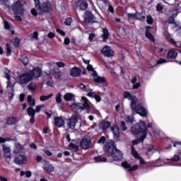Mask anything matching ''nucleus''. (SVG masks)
Returning <instances> with one entry per match:
<instances>
[{
    "mask_svg": "<svg viewBox=\"0 0 181 181\" xmlns=\"http://www.w3.org/2000/svg\"><path fill=\"white\" fill-rule=\"evenodd\" d=\"M123 97L124 98L131 100V110L134 111L136 114H139V115H141V117H146V115H148V110H146L145 107H142V105H136L138 103V99L136 97H132V95L128 91L123 93Z\"/></svg>",
    "mask_w": 181,
    "mask_h": 181,
    "instance_id": "obj_1",
    "label": "nucleus"
},
{
    "mask_svg": "<svg viewBox=\"0 0 181 181\" xmlns=\"http://www.w3.org/2000/svg\"><path fill=\"white\" fill-rule=\"evenodd\" d=\"M132 132L139 135V138L132 141L133 145H138L139 142H144V139L146 138V134L148 132V127L146 126V123L142 120H140L139 124L134 125L132 127Z\"/></svg>",
    "mask_w": 181,
    "mask_h": 181,
    "instance_id": "obj_2",
    "label": "nucleus"
},
{
    "mask_svg": "<svg viewBox=\"0 0 181 181\" xmlns=\"http://www.w3.org/2000/svg\"><path fill=\"white\" fill-rule=\"evenodd\" d=\"M104 149L107 155L110 156L113 160H121L122 159V153L117 149L114 141H109Z\"/></svg>",
    "mask_w": 181,
    "mask_h": 181,
    "instance_id": "obj_3",
    "label": "nucleus"
},
{
    "mask_svg": "<svg viewBox=\"0 0 181 181\" xmlns=\"http://www.w3.org/2000/svg\"><path fill=\"white\" fill-rule=\"evenodd\" d=\"M84 63L86 64H88L87 66V70L88 71H91L92 74H90V79L93 80L95 83H105L106 80L105 78L98 76V74H97V71L94 70V68L93 67V65L89 64L90 60L83 59Z\"/></svg>",
    "mask_w": 181,
    "mask_h": 181,
    "instance_id": "obj_4",
    "label": "nucleus"
},
{
    "mask_svg": "<svg viewBox=\"0 0 181 181\" xmlns=\"http://www.w3.org/2000/svg\"><path fill=\"white\" fill-rule=\"evenodd\" d=\"M90 102L87 98L83 96L81 98V103H74L71 105V108L72 110H90Z\"/></svg>",
    "mask_w": 181,
    "mask_h": 181,
    "instance_id": "obj_5",
    "label": "nucleus"
},
{
    "mask_svg": "<svg viewBox=\"0 0 181 181\" xmlns=\"http://www.w3.org/2000/svg\"><path fill=\"white\" fill-rule=\"evenodd\" d=\"M50 11H52V7H50V4L47 3H44L40 6L37 11H36V9L33 8L31 10V13L34 16H37V13H42V12L47 13L50 12Z\"/></svg>",
    "mask_w": 181,
    "mask_h": 181,
    "instance_id": "obj_6",
    "label": "nucleus"
},
{
    "mask_svg": "<svg viewBox=\"0 0 181 181\" xmlns=\"http://www.w3.org/2000/svg\"><path fill=\"white\" fill-rule=\"evenodd\" d=\"M11 8L15 15H20V16H21V15H23V13L25 12L23 6L22 5L20 1L14 2Z\"/></svg>",
    "mask_w": 181,
    "mask_h": 181,
    "instance_id": "obj_7",
    "label": "nucleus"
},
{
    "mask_svg": "<svg viewBox=\"0 0 181 181\" xmlns=\"http://www.w3.org/2000/svg\"><path fill=\"white\" fill-rule=\"evenodd\" d=\"M2 149H3L4 157L6 163H11V160L12 159V153H11V148L5 146V144H3Z\"/></svg>",
    "mask_w": 181,
    "mask_h": 181,
    "instance_id": "obj_8",
    "label": "nucleus"
},
{
    "mask_svg": "<svg viewBox=\"0 0 181 181\" xmlns=\"http://www.w3.org/2000/svg\"><path fill=\"white\" fill-rule=\"evenodd\" d=\"M6 78H7V89L8 91V97L11 99L13 97V86H12V83H11V76L8 74L5 75Z\"/></svg>",
    "mask_w": 181,
    "mask_h": 181,
    "instance_id": "obj_9",
    "label": "nucleus"
},
{
    "mask_svg": "<svg viewBox=\"0 0 181 181\" xmlns=\"http://www.w3.org/2000/svg\"><path fill=\"white\" fill-rule=\"evenodd\" d=\"M56 64L59 68L64 67V66H66V64L62 62H59L57 63H54V62L47 63V66L49 67V71L45 72V74H47V76H50V74H52V67H54Z\"/></svg>",
    "mask_w": 181,
    "mask_h": 181,
    "instance_id": "obj_10",
    "label": "nucleus"
},
{
    "mask_svg": "<svg viewBox=\"0 0 181 181\" xmlns=\"http://www.w3.org/2000/svg\"><path fill=\"white\" fill-rule=\"evenodd\" d=\"M77 121H78V117L77 115H72L71 117L69 118L66 120L67 125L71 129L76 128V124H77Z\"/></svg>",
    "mask_w": 181,
    "mask_h": 181,
    "instance_id": "obj_11",
    "label": "nucleus"
},
{
    "mask_svg": "<svg viewBox=\"0 0 181 181\" xmlns=\"http://www.w3.org/2000/svg\"><path fill=\"white\" fill-rule=\"evenodd\" d=\"M20 84H28L32 80V75L29 73L23 74L20 77Z\"/></svg>",
    "mask_w": 181,
    "mask_h": 181,
    "instance_id": "obj_12",
    "label": "nucleus"
},
{
    "mask_svg": "<svg viewBox=\"0 0 181 181\" xmlns=\"http://www.w3.org/2000/svg\"><path fill=\"white\" fill-rule=\"evenodd\" d=\"M42 168L46 173H52V172H54V167H53V165H52L49 161H43Z\"/></svg>",
    "mask_w": 181,
    "mask_h": 181,
    "instance_id": "obj_13",
    "label": "nucleus"
},
{
    "mask_svg": "<svg viewBox=\"0 0 181 181\" xmlns=\"http://www.w3.org/2000/svg\"><path fill=\"white\" fill-rule=\"evenodd\" d=\"M80 146L82 149H88L91 146V140L88 138H83L80 142Z\"/></svg>",
    "mask_w": 181,
    "mask_h": 181,
    "instance_id": "obj_14",
    "label": "nucleus"
},
{
    "mask_svg": "<svg viewBox=\"0 0 181 181\" xmlns=\"http://www.w3.org/2000/svg\"><path fill=\"white\" fill-rule=\"evenodd\" d=\"M14 162L16 165H25L28 162V158L25 156L18 155L15 158Z\"/></svg>",
    "mask_w": 181,
    "mask_h": 181,
    "instance_id": "obj_15",
    "label": "nucleus"
},
{
    "mask_svg": "<svg viewBox=\"0 0 181 181\" xmlns=\"http://www.w3.org/2000/svg\"><path fill=\"white\" fill-rule=\"evenodd\" d=\"M102 53L106 57H112V56H114V51L112 50L111 47L108 46H105L103 48Z\"/></svg>",
    "mask_w": 181,
    "mask_h": 181,
    "instance_id": "obj_16",
    "label": "nucleus"
},
{
    "mask_svg": "<svg viewBox=\"0 0 181 181\" xmlns=\"http://www.w3.org/2000/svg\"><path fill=\"white\" fill-rule=\"evenodd\" d=\"M33 78H39L42 76V69L40 68H35L30 74Z\"/></svg>",
    "mask_w": 181,
    "mask_h": 181,
    "instance_id": "obj_17",
    "label": "nucleus"
},
{
    "mask_svg": "<svg viewBox=\"0 0 181 181\" xmlns=\"http://www.w3.org/2000/svg\"><path fill=\"white\" fill-rule=\"evenodd\" d=\"M55 127L57 128H62L64 125V119L60 117H57L54 119Z\"/></svg>",
    "mask_w": 181,
    "mask_h": 181,
    "instance_id": "obj_18",
    "label": "nucleus"
},
{
    "mask_svg": "<svg viewBox=\"0 0 181 181\" xmlns=\"http://www.w3.org/2000/svg\"><path fill=\"white\" fill-rule=\"evenodd\" d=\"M122 168H124V169H129V172H132L138 169V165H134L131 167V164L129 163L127 161H124L122 163Z\"/></svg>",
    "mask_w": 181,
    "mask_h": 181,
    "instance_id": "obj_19",
    "label": "nucleus"
},
{
    "mask_svg": "<svg viewBox=\"0 0 181 181\" xmlns=\"http://www.w3.org/2000/svg\"><path fill=\"white\" fill-rule=\"evenodd\" d=\"M111 130L113 133L114 139H118V138H119V127L117 125H114L111 127Z\"/></svg>",
    "mask_w": 181,
    "mask_h": 181,
    "instance_id": "obj_20",
    "label": "nucleus"
},
{
    "mask_svg": "<svg viewBox=\"0 0 181 181\" xmlns=\"http://www.w3.org/2000/svg\"><path fill=\"white\" fill-rule=\"evenodd\" d=\"M99 127L103 131H106L111 127V122L108 121H103L102 122L100 123Z\"/></svg>",
    "mask_w": 181,
    "mask_h": 181,
    "instance_id": "obj_21",
    "label": "nucleus"
},
{
    "mask_svg": "<svg viewBox=\"0 0 181 181\" xmlns=\"http://www.w3.org/2000/svg\"><path fill=\"white\" fill-rule=\"evenodd\" d=\"M81 74V71L77 67H74L71 69V76H72V77H78Z\"/></svg>",
    "mask_w": 181,
    "mask_h": 181,
    "instance_id": "obj_22",
    "label": "nucleus"
},
{
    "mask_svg": "<svg viewBox=\"0 0 181 181\" xmlns=\"http://www.w3.org/2000/svg\"><path fill=\"white\" fill-rule=\"evenodd\" d=\"M150 29H151L150 26H147L146 28V37H147V39H149V40H151V42H155V38L153 37V35H152V33L149 32Z\"/></svg>",
    "mask_w": 181,
    "mask_h": 181,
    "instance_id": "obj_23",
    "label": "nucleus"
},
{
    "mask_svg": "<svg viewBox=\"0 0 181 181\" xmlns=\"http://www.w3.org/2000/svg\"><path fill=\"white\" fill-rule=\"evenodd\" d=\"M52 74L54 78H62V71H60V69L59 68H54V69L52 70Z\"/></svg>",
    "mask_w": 181,
    "mask_h": 181,
    "instance_id": "obj_24",
    "label": "nucleus"
},
{
    "mask_svg": "<svg viewBox=\"0 0 181 181\" xmlns=\"http://www.w3.org/2000/svg\"><path fill=\"white\" fill-rule=\"evenodd\" d=\"M77 5L78 6H79L81 11H86V9H87V7L88 6V4H87V2L86 1H78Z\"/></svg>",
    "mask_w": 181,
    "mask_h": 181,
    "instance_id": "obj_25",
    "label": "nucleus"
},
{
    "mask_svg": "<svg viewBox=\"0 0 181 181\" xmlns=\"http://www.w3.org/2000/svg\"><path fill=\"white\" fill-rule=\"evenodd\" d=\"M6 122V124H8V125H13L16 124V122H18V119H16V117H10L7 118Z\"/></svg>",
    "mask_w": 181,
    "mask_h": 181,
    "instance_id": "obj_26",
    "label": "nucleus"
},
{
    "mask_svg": "<svg viewBox=\"0 0 181 181\" xmlns=\"http://www.w3.org/2000/svg\"><path fill=\"white\" fill-rule=\"evenodd\" d=\"M177 57V52L173 49L170 50L168 53V59H176Z\"/></svg>",
    "mask_w": 181,
    "mask_h": 181,
    "instance_id": "obj_27",
    "label": "nucleus"
},
{
    "mask_svg": "<svg viewBox=\"0 0 181 181\" xmlns=\"http://www.w3.org/2000/svg\"><path fill=\"white\" fill-rule=\"evenodd\" d=\"M94 160L96 163H104L107 162V158L101 156H98L94 158Z\"/></svg>",
    "mask_w": 181,
    "mask_h": 181,
    "instance_id": "obj_28",
    "label": "nucleus"
},
{
    "mask_svg": "<svg viewBox=\"0 0 181 181\" xmlns=\"http://www.w3.org/2000/svg\"><path fill=\"white\" fill-rule=\"evenodd\" d=\"M23 151V147L19 144H16V146L14 148V153H21Z\"/></svg>",
    "mask_w": 181,
    "mask_h": 181,
    "instance_id": "obj_29",
    "label": "nucleus"
},
{
    "mask_svg": "<svg viewBox=\"0 0 181 181\" xmlns=\"http://www.w3.org/2000/svg\"><path fill=\"white\" fill-rule=\"evenodd\" d=\"M27 101L31 107H34V105H36V100L35 99L32 98L31 95H28L27 98Z\"/></svg>",
    "mask_w": 181,
    "mask_h": 181,
    "instance_id": "obj_30",
    "label": "nucleus"
},
{
    "mask_svg": "<svg viewBox=\"0 0 181 181\" xmlns=\"http://www.w3.org/2000/svg\"><path fill=\"white\" fill-rule=\"evenodd\" d=\"M65 101H71L74 98V95L73 93H68L64 96Z\"/></svg>",
    "mask_w": 181,
    "mask_h": 181,
    "instance_id": "obj_31",
    "label": "nucleus"
},
{
    "mask_svg": "<svg viewBox=\"0 0 181 181\" xmlns=\"http://www.w3.org/2000/svg\"><path fill=\"white\" fill-rule=\"evenodd\" d=\"M108 36H110V33H108V30L107 28H104L103 30V42H105L107 39H108Z\"/></svg>",
    "mask_w": 181,
    "mask_h": 181,
    "instance_id": "obj_32",
    "label": "nucleus"
},
{
    "mask_svg": "<svg viewBox=\"0 0 181 181\" xmlns=\"http://www.w3.org/2000/svg\"><path fill=\"white\" fill-rule=\"evenodd\" d=\"M69 149H70V151H72V152H77V151H78V146L71 143L69 145Z\"/></svg>",
    "mask_w": 181,
    "mask_h": 181,
    "instance_id": "obj_33",
    "label": "nucleus"
},
{
    "mask_svg": "<svg viewBox=\"0 0 181 181\" xmlns=\"http://www.w3.org/2000/svg\"><path fill=\"white\" fill-rule=\"evenodd\" d=\"M131 153L132 156H134V158H135L136 159H138L140 157L139 153H138V151L135 150V147H134V146H132Z\"/></svg>",
    "mask_w": 181,
    "mask_h": 181,
    "instance_id": "obj_34",
    "label": "nucleus"
},
{
    "mask_svg": "<svg viewBox=\"0 0 181 181\" xmlns=\"http://www.w3.org/2000/svg\"><path fill=\"white\" fill-rule=\"evenodd\" d=\"M47 80L48 81H43L44 84L45 83L49 87H54V82H53L52 78H48Z\"/></svg>",
    "mask_w": 181,
    "mask_h": 181,
    "instance_id": "obj_35",
    "label": "nucleus"
},
{
    "mask_svg": "<svg viewBox=\"0 0 181 181\" xmlns=\"http://www.w3.org/2000/svg\"><path fill=\"white\" fill-rule=\"evenodd\" d=\"M53 97V93H51L48 95H42L40 97V101H47L49 98H52Z\"/></svg>",
    "mask_w": 181,
    "mask_h": 181,
    "instance_id": "obj_36",
    "label": "nucleus"
},
{
    "mask_svg": "<svg viewBox=\"0 0 181 181\" xmlns=\"http://www.w3.org/2000/svg\"><path fill=\"white\" fill-rule=\"evenodd\" d=\"M27 112H28V115H29V117H33V116H35V114L36 112L33 107H28L27 109Z\"/></svg>",
    "mask_w": 181,
    "mask_h": 181,
    "instance_id": "obj_37",
    "label": "nucleus"
},
{
    "mask_svg": "<svg viewBox=\"0 0 181 181\" xmlns=\"http://www.w3.org/2000/svg\"><path fill=\"white\" fill-rule=\"evenodd\" d=\"M21 62L23 63V64H24V66H28V64H29V59H28V57L25 55H23L21 57Z\"/></svg>",
    "mask_w": 181,
    "mask_h": 181,
    "instance_id": "obj_38",
    "label": "nucleus"
},
{
    "mask_svg": "<svg viewBox=\"0 0 181 181\" xmlns=\"http://www.w3.org/2000/svg\"><path fill=\"white\" fill-rule=\"evenodd\" d=\"M136 19L138 21H145V16L142 15L141 13H136Z\"/></svg>",
    "mask_w": 181,
    "mask_h": 181,
    "instance_id": "obj_39",
    "label": "nucleus"
},
{
    "mask_svg": "<svg viewBox=\"0 0 181 181\" xmlns=\"http://www.w3.org/2000/svg\"><path fill=\"white\" fill-rule=\"evenodd\" d=\"M28 90H30V91H35V90H36V83H30L28 86Z\"/></svg>",
    "mask_w": 181,
    "mask_h": 181,
    "instance_id": "obj_40",
    "label": "nucleus"
},
{
    "mask_svg": "<svg viewBox=\"0 0 181 181\" xmlns=\"http://www.w3.org/2000/svg\"><path fill=\"white\" fill-rule=\"evenodd\" d=\"M125 121L126 122H127V124H132V122H134V121L135 120L134 119V117L132 116H126Z\"/></svg>",
    "mask_w": 181,
    "mask_h": 181,
    "instance_id": "obj_41",
    "label": "nucleus"
},
{
    "mask_svg": "<svg viewBox=\"0 0 181 181\" xmlns=\"http://www.w3.org/2000/svg\"><path fill=\"white\" fill-rule=\"evenodd\" d=\"M6 55L11 56V53H12V48L9 44H6Z\"/></svg>",
    "mask_w": 181,
    "mask_h": 181,
    "instance_id": "obj_42",
    "label": "nucleus"
},
{
    "mask_svg": "<svg viewBox=\"0 0 181 181\" xmlns=\"http://www.w3.org/2000/svg\"><path fill=\"white\" fill-rule=\"evenodd\" d=\"M19 38H15L11 40V43L15 47H18V46H19Z\"/></svg>",
    "mask_w": 181,
    "mask_h": 181,
    "instance_id": "obj_43",
    "label": "nucleus"
},
{
    "mask_svg": "<svg viewBox=\"0 0 181 181\" xmlns=\"http://www.w3.org/2000/svg\"><path fill=\"white\" fill-rule=\"evenodd\" d=\"M56 102L58 103H62V93H57L55 98Z\"/></svg>",
    "mask_w": 181,
    "mask_h": 181,
    "instance_id": "obj_44",
    "label": "nucleus"
},
{
    "mask_svg": "<svg viewBox=\"0 0 181 181\" xmlns=\"http://www.w3.org/2000/svg\"><path fill=\"white\" fill-rule=\"evenodd\" d=\"M34 2L35 4V8L36 11L37 12L38 9L40 8V1L39 0H34Z\"/></svg>",
    "mask_w": 181,
    "mask_h": 181,
    "instance_id": "obj_45",
    "label": "nucleus"
},
{
    "mask_svg": "<svg viewBox=\"0 0 181 181\" xmlns=\"http://www.w3.org/2000/svg\"><path fill=\"white\" fill-rule=\"evenodd\" d=\"M168 60L165 59H160L156 62V64H163L165 63H168Z\"/></svg>",
    "mask_w": 181,
    "mask_h": 181,
    "instance_id": "obj_46",
    "label": "nucleus"
},
{
    "mask_svg": "<svg viewBox=\"0 0 181 181\" xmlns=\"http://www.w3.org/2000/svg\"><path fill=\"white\" fill-rule=\"evenodd\" d=\"M175 16H177V14L173 15V17H170L168 20V23H175Z\"/></svg>",
    "mask_w": 181,
    "mask_h": 181,
    "instance_id": "obj_47",
    "label": "nucleus"
},
{
    "mask_svg": "<svg viewBox=\"0 0 181 181\" xmlns=\"http://www.w3.org/2000/svg\"><path fill=\"white\" fill-rule=\"evenodd\" d=\"M171 162H177L180 160V157L177 155H175L173 158L170 159Z\"/></svg>",
    "mask_w": 181,
    "mask_h": 181,
    "instance_id": "obj_48",
    "label": "nucleus"
},
{
    "mask_svg": "<svg viewBox=\"0 0 181 181\" xmlns=\"http://www.w3.org/2000/svg\"><path fill=\"white\" fill-rule=\"evenodd\" d=\"M45 108V105H37L35 108V112H40V110Z\"/></svg>",
    "mask_w": 181,
    "mask_h": 181,
    "instance_id": "obj_49",
    "label": "nucleus"
},
{
    "mask_svg": "<svg viewBox=\"0 0 181 181\" xmlns=\"http://www.w3.org/2000/svg\"><path fill=\"white\" fill-rule=\"evenodd\" d=\"M147 23H148V25H152V23H153V18H152V16H147Z\"/></svg>",
    "mask_w": 181,
    "mask_h": 181,
    "instance_id": "obj_50",
    "label": "nucleus"
},
{
    "mask_svg": "<svg viewBox=\"0 0 181 181\" xmlns=\"http://www.w3.org/2000/svg\"><path fill=\"white\" fill-rule=\"evenodd\" d=\"M129 19H136V13H129L128 14Z\"/></svg>",
    "mask_w": 181,
    "mask_h": 181,
    "instance_id": "obj_51",
    "label": "nucleus"
},
{
    "mask_svg": "<svg viewBox=\"0 0 181 181\" xmlns=\"http://www.w3.org/2000/svg\"><path fill=\"white\" fill-rule=\"evenodd\" d=\"M79 87H80V88H81L82 90H85V91H88V86H85V85L83 84V83H81V84L79 85Z\"/></svg>",
    "mask_w": 181,
    "mask_h": 181,
    "instance_id": "obj_52",
    "label": "nucleus"
},
{
    "mask_svg": "<svg viewBox=\"0 0 181 181\" xmlns=\"http://www.w3.org/2000/svg\"><path fill=\"white\" fill-rule=\"evenodd\" d=\"M72 21H73V19L71 18H68L65 21V24H66L69 26V25H71Z\"/></svg>",
    "mask_w": 181,
    "mask_h": 181,
    "instance_id": "obj_53",
    "label": "nucleus"
},
{
    "mask_svg": "<svg viewBox=\"0 0 181 181\" xmlns=\"http://www.w3.org/2000/svg\"><path fill=\"white\" fill-rule=\"evenodd\" d=\"M42 151L44 152V153H45V155H47V156H52V153L50 152V151L47 150V149H43Z\"/></svg>",
    "mask_w": 181,
    "mask_h": 181,
    "instance_id": "obj_54",
    "label": "nucleus"
},
{
    "mask_svg": "<svg viewBox=\"0 0 181 181\" xmlns=\"http://www.w3.org/2000/svg\"><path fill=\"white\" fill-rule=\"evenodd\" d=\"M121 125H122V131H127V126H125V122L124 121H122Z\"/></svg>",
    "mask_w": 181,
    "mask_h": 181,
    "instance_id": "obj_55",
    "label": "nucleus"
},
{
    "mask_svg": "<svg viewBox=\"0 0 181 181\" xmlns=\"http://www.w3.org/2000/svg\"><path fill=\"white\" fill-rule=\"evenodd\" d=\"M37 36H39V34L37 33V31L34 32L33 35V37L34 39H35V40H39V37Z\"/></svg>",
    "mask_w": 181,
    "mask_h": 181,
    "instance_id": "obj_56",
    "label": "nucleus"
},
{
    "mask_svg": "<svg viewBox=\"0 0 181 181\" xmlns=\"http://www.w3.org/2000/svg\"><path fill=\"white\" fill-rule=\"evenodd\" d=\"M57 33H60L62 36H64L66 35V33L64 31L60 30V28L57 29Z\"/></svg>",
    "mask_w": 181,
    "mask_h": 181,
    "instance_id": "obj_57",
    "label": "nucleus"
},
{
    "mask_svg": "<svg viewBox=\"0 0 181 181\" xmlns=\"http://www.w3.org/2000/svg\"><path fill=\"white\" fill-rule=\"evenodd\" d=\"M105 142V138L102 136L100 140H98V144H104Z\"/></svg>",
    "mask_w": 181,
    "mask_h": 181,
    "instance_id": "obj_58",
    "label": "nucleus"
},
{
    "mask_svg": "<svg viewBox=\"0 0 181 181\" xmlns=\"http://www.w3.org/2000/svg\"><path fill=\"white\" fill-rule=\"evenodd\" d=\"M4 23L5 29H9V23H8V21L4 20Z\"/></svg>",
    "mask_w": 181,
    "mask_h": 181,
    "instance_id": "obj_59",
    "label": "nucleus"
},
{
    "mask_svg": "<svg viewBox=\"0 0 181 181\" xmlns=\"http://www.w3.org/2000/svg\"><path fill=\"white\" fill-rule=\"evenodd\" d=\"M64 45H66V46L70 45V38L66 37L64 39Z\"/></svg>",
    "mask_w": 181,
    "mask_h": 181,
    "instance_id": "obj_60",
    "label": "nucleus"
},
{
    "mask_svg": "<svg viewBox=\"0 0 181 181\" xmlns=\"http://www.w3.org/2000/svg\"><path fill=\"white\" fill-rule=\"evenodd\" d=\"M140 87H141L140 83H137L133 85V88H134L135 90L139 88Z\"/></svg>",
    "mask_w": 181,
    "mask_h": 181,
    "instance_id": "obj_61",
    "label": "nucleus"
},
{
    "mask_svg": "<svg viewBox=\"0 0 181 181\" xmlns=\"http://www.w3.org/2000/svg\"><path fill=\"white\" fill-rule=\"evenodd\" d=\"M137 159H139V160L140 161L141 165H145V163H146L145 160H144V158H142V157L140 156Z\"/></svg>",
    "mask_w": 181,
    "mask_h": 181,
    "instance_id": "obj_62",
    "label": "nucleus"
},
{
    "mask_svg": "<svg viewBox=\"0 0 181 181\" xmlns=\"http://www.w3.org/2000/svg\"><path fill=\"white\" fill-rule=\"evenodd\" d=\"M42 159H43V158L40 156H37L35 158V160H37V162H42Z\"/></svg>",
    "mask_w": 181,
    "mask_h": 181,
    "instance_id": "obj_63",
    "label": "nucleus"
},
{
    "mask_svg": "<svg viewBox=\"0 0 181 181\" xmlns=\"http://www.w3.org/2000/svg\"><path fill=\"white\" fill-rule=\"evenodd\" d=\"M48 37H49V39H53V37H54V36H55V35H54V33H49V34H48Z\"/></svg>",
    "mask_w": 181,
    "mask_h": 181,
    "instance_id": "obj_64",
    "label": "nucleus"
}]
</instances>
